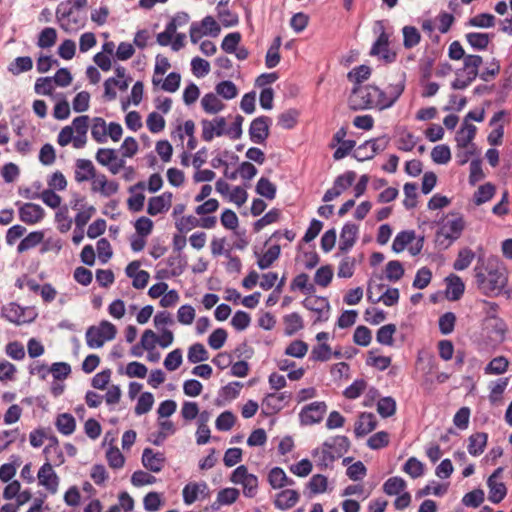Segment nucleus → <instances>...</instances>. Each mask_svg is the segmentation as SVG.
<instances>
[{
  "mask_svg": "<svg viewBox=\"0 0 512 512\" xmlns=\"http://www.w3.org/2000/svg\"><path fill=\"white\" fill-rule=\"evenodd\" d=\"M202 126V139L206 142L213 140L215 136L219 137L226 134V120L224 117H216L212 120L203 119Z\"/></svg>",
  "mask_w": 512,
  "mask_h": 512,
  "instance_id": "14",
  "label": "nucleus"
},
{
  "mask_svg": "<svg viewBox=\"0 0 512 512\" xmlns=\"http://www.w3.org/2000/svg\"><path fill=\"white\" fill-rule=\"evenodd\" d=\"M405 488V480L398 476L387 479L383 485V491L390 496L399 495Z\"/></svg>",
  "mask_w": 512,
  "mask_h": 512,
  "instance_id": "51",
  "label": "nucleus"
},
{
  "mask_svg": "<svg viewBox=\"0 0 512 512\" xmlns=\"http://www.w3.org/2000/svg\"><path fill=\"white\" fill-rule=\"evenodd\" d=\"M281 248L279 245L271 246L263 255L258 256L257 265L261 270L268 269L279 258Z\"/></svg>",
  "mask_w": 512,
  "mask_h": 512,
  "instance_id": "35",
  "label": "nucleus"
},
{
  "mask_svg": "<svg viewBox=\"0 0 512 512\" xmlns=\"http://www.w3.org/2000/svg\"><path fill=\"white\" fill-rule=\"evenodd\" d=\"M358 234V226L354 223L347 222L342 227L340 233L339 249L342 252H348L356 242Z\"/></svg>",
  "mask_w": 512,
  "mask_h": 512,
  "instance_id": "23",
  "label": "nucleus"
},
{
  "mask_svg": "<svg viewBox=\"0 0 512 512\" xmlns=\"http://www.w3.org/2000/svg\"><path fill=\"white\" fill-rule=\"evenodd\" d=\"M403 471L413 479L424 474V464L415 457H410L403 466Z\"/></svg>",
  "mask_w": 512,
  "mask_h": 512,
  "instance_id": "60",
  "label": "nucleus"
},
{
  "mask_svg": "<svg viewBox=\"0 0 512 512\" xmlns=\"http://www.w3.org/2000/svg\"><path fill=\"white\" fill-rule=\"evenodd\" d=\"M377 425L374 414L363 412L359 415L358 420L355 423L354 433L356 437H363L368 433L372 432Z\"/></svg>",
  "mask_w": 512,
  "mask_h": 512,
  "instance_id": "26",
  "label": "nucleus"
},
{
  "mask_svg": "<svg viewBox=\"0 0 512 512\" xmlns=\"http://www.w3.org/2000/svg\"><path fill=\"white\" fill-rule=\"evenodd\" d=\"M91 191L108 198L118 193L119 183L109 180L104 174H97L91 181Z\"/></svg>",
  "mask_w": 512,
  "mask_h": 512,
  "instance_id": "15",
  "label": "nucleus"
},
{
  "mask_svg": "<svg viewBox=\"0 0 512 512\" xmlns=\"http://www.w3.org/2000/svg\"><path fill=\"white\" fill-rule=\"evenodd\" d=\"M509 384V378H500L494 382L490 383L489 389V400L492 404L497 403L501 400L502 394L504 393L505 389L507 388Z\"/></svg>",
  "mask_w": 512,
  "mask_h": 512,
  "instance_id": "43",
  "label": "nucleus"
},
{
  "mask_svg": "<svg viewBox=\"0 0 512 512\" xmlns=\"http://www.w3.org/2000/svg\"><path fill=\"white\" fill-rule=\"evenodd\" d=\"M271 118L259 116L255 118L249 127L250 140L255 144H263L269 137Z\"/></svg>",
  "mask_w": 512,
  "mask_h": 512,
  "instance_id": "12",
  "label": "nucleus"
},
{
  "mask_svg": "<svg viewBox=\"0 0 512 512\" xmlns=\"http://www.w3.org/2000/svg\"><path fill=\"white\" fill-rule=\"evenodd\" d=\"M173 194L171 192H164L159 196L151 197L148 201L147 213L151 216H156L165 211H168L172 203Z\"/></svg>",
  "mask_w": 512,
  "mask_h": 512,
  "instance_id": "21",
  "label": "nucleus"
},
{
  "mask_svg": "<svg viewBox=\"0 0 512 512\" xmlns=\"http://www.w3.org/2000/svg\"><path fill=\"white\" fill-rule=\"evenodd\" d=\"M39 484L52 494L57 492L59 478L49 462L44 463L38 471Z\"/></svg>",
  "mask_w": 512,
  "mask_h": 512,
  "instance_id": "18",
  "label": "nucleus"
},
{
  "mask_svg": "<svg viewBox=\"0 0 512 512\" xmlns=\"http://www.w3.org/2000/svg\"><path fill=\"white\" fill-rule=\"evenodd\" d=\"M415 239L414 231H401L393 240L392 250L396 253L402 252Z\"/></svg>",
  "mask_w": 512,
  "mask_h": 512,
  "instance_id": "45",
  "label": "nucleus"
},
{
  "mask_svg": "<svg viewBox=\"0 0 512 512\" xmlns=\"http://www.w3.org/2000/svg\"><path fill=\"white\" fill-rule=\"evenodd\" d=\"M327 411V405L324 401H315L304 406L300 413L299 419L302 425H313L322 421Z\"/></svg>",
  "mask_w": 512,
  "mask_h": 512,
  "instance_id": "10",
  "label": "nucleus"
},
{
  "mask_svg": "<svg viewBox=\"0 0 512 512\" xmlns=\"http://www.w3.org/2000/svg\"><path fill=\"white\" fill-rule=\"evenodd\" d=\"M75 166V181L78 183H82L89 180L92 181L94 177L97 175L96 169L91 160L78 159L76 161Z\"/></svg>",
  "mask_w": 512,
  "mask_h": 512,
  "instance_id": "24",
  "label": "nucleus"
},
{
  "mask_svg": "<svg viewBox=\"0 0 512 512\" xmlns=\"http://www.w3.org/2000/svg\"><path fill=\"white\" fill-rule=\"evenodd\" d=\"M395 332V324H386L378 329L376 334V340L381 345L392 346L394 343L393 336Z\"/></svg>",
  "mask_w": 512,
  "mask_h": 512,
  "instance_id": "46",
  "label": "nucleus"
},
{
  "mask_svg": "<svg viewBox=\"0 0 512 512\" xmlns=\"http://www.w3.org/2000/svg\"><path fill=\"white\" fill-rule=\"evenodd\" d=\"M56 17L60 27L67 31H75L83 27L84 23L75 15L73 8L67 4H60L56 10Z\"/></svg>",
  "mask_w": 512,
  "mask_h": 512,
  "instance_id": "11",
  "label": "nucleus"
},
{
  "mask_svg": "<svg viewBox=\"0 0 512 512\" xmlns=\"http://www.w3.org/2000/svg\"><path fill=\"white\" fill-rule=\"evenodd\" d=\"M385 275L389 281L396 282L404 275V268L400 261L391 260L386 264Z\"/></svg>",
  "mask_w": 512,
  "mask_h": 512,
  "instance_id": "56",
  "label": "nucleus"
},
{
  "mask_svg": "<svg viewBox=\"0 0 512 512\" xmlns=\"http://www.w3.org/2000/svg\"><path fill=\"white\" fill-rule=\"evenodd\" d=\"M496 18L490 13H480L468 20V25L478 28H491L495 26Z\"/></svg>",
  "mask_w": 512,
  "mask_h": 512,
  "instance_id": "53",
  "label": "nucleus"
},
{
  "mask_svg": "<svg viewBox=\"0 0 512 512\" xmlns=\"http://www.w3.org/2000/svg\"><path fill=\"white\" fill-rule=\"evenodd\" d=\"M55 425L61 434L68 436L75 431L76 421L71 414L62 413L57 416Z\"/></svg>",
  "mask_w": 512,
  "mask_h": 512,
  "instance_id": "34",
  "label": "nucleus"
},
{
  "mask_svg": "<svg viewBox=\"0 0 512 512\" xmlns=\"http://www.w3.org/2000/svg\"><path fill=\"white\" fill-rule=\"evenodd\" d=\"M88 128L89 116H78L73 119L71 125L61 129L57 142L62 147L72 143L74 148L81 149L86 145Z\"/></svg>",
  "mask_w": 512,
  "mask_h": 512,
  "instance_id": "1",
  "label": "nucleus"
},
{
  "mask_svg": "<svg viewBox=\"0 0 512 512\" xmlns=\"http://www.w3.org/2000/svg\"><path fill=\"white\" fill-rule=\"evenodd\" d=\"M57 228L61 233H66L71 229L72 219L68 215V207H60L55 214Z\"/></svg>",
  "mask_w": 512,
  "mask_h": 512,
  "instance_id": "61",
  "label": "nucleus"
},
{
  "mask_svg": "<svg viewBox=\"0 0 512 512\" xmlns=\"http://www.w3.org/2000/svg\"><path fill=\"white\" fill-rule=\"evenodd\" d=\"M509 367V361L504 356H498L493 358L485 367V374L488 375H500L507 371Z\"/></svg>",
  "mask_w": 512,
  "mask_h": 512,
  "instance_id": "39",
  "label": "nucleus"
},
{
  "mask_svg": "<svg viewBox=\"0 0 512 512\" xmlns=\"http://www.w3.org/2000/svg\"><path fill=\"white\" fill-rule=\"evenodd\" d=\"M154 404L153 394L150 392H143L138 398L137 404L135 406V414L137 416L148 413Z\"/></svg>",
  "mask_w": 512,
  "mask_h": 512,
  "instance_id": "59",
  "label": "nucleus"
},
{
  "mask_svg": "<svg viewBox=\"0 0 512 512\" xmlns=\"http://www.w3.org/2000/svg\"><path fill=\"white\" fill-rule=\"evenodd\" d=\"M256 192L269 200H273L276 196V186L268 178L261 177L257 182Z\"/></svg>",
  "mask_w": 512,
  "mask_h": 512,
  "instance_id": "54",
  "label": "nucleus"
},
{
  "mask_svg": "<svg viewBox=\"0 0 512 512\" xmlns=\"http://www.w3.org/2000/svg\"><path fill=\"white\" fill-rule=\"evenodd\" d=\"M308 352V345L302 340L292 341L285 349V355L303 358Z\"/></svg>",
  "mask_w": 512,
  "mask_h": 512,
  "instance_id": "64",
  "label": "nucleus"
},
{
  "mask_svg": "<svg viewBox=\"0 0 512 512\" xmlns=\"http://www.w3.org/2000/svg\"><path fill=\"white\" fill-rule=\"evenodd\" d=\"M312 456L316 466L320 470L332 468L334 461L338 459V457L335 456L333 450L330 448V444L326 442L323 443L321 448L314 449Z\"/></svg>",
  "mask_w": 512,
  "mask_h": 512,
  "instance_id": "20",
  "label": "nucleus"
},
{
  "mask_svg": "<svg viewBox=\"0 0 512 512\" xmlns=\"http://www.w3.org/2000/svg\"><path fill=\"white\" fill-rule=\"evenodd\" d=\"M356 173L354 171H347L339 176L333 182V187L340 193V195L347 190L355 181Z\"/></svg>",
  "mask_w": 512,
  "mask_h": 512,
  "instance_id": "58",
  "label": "nucleus"
},
{
  "mask_svg": "<svg viewBox=\"0 0 512 512\" xmlns=\"http://www.w3.org/2000/svg\"><path fill=\"white\" fill-rule=\"evenodd\" d=\"M495 194V186L491 183H485L478 187L473 195V201L476 205L488 202Z\"/></svg>",
  "mask_w": 512,
  "mask_h": 512,
  "instance_id": "44",
  "label": "nucleus"
},
{
  "mask_svg": "<svg viewBox=\"0 0 512 512\" xmlns=\"http://www.w3.org/2000/svg\"><path fill=\"white\" fill-rule=\"evenodd\" d=\"M19 218L27 225H35L41 222L45 216V210L35 203H24L19 209Z\"/></svg>",
  "mask_w": 512,
  "mask_h": 512,
  "instance_id": "16",
  "label": "nucleus"
},
{
  "mask_svg": "<svg viewBox=\"0 0 512 512\" xmlns=\"http://www.w3.org/2000/svg\"><path fill=\"white\" fill-rule=\"evenodd\" d=\"M325 442L330 444V448L338 458L343 456L350 447V441L346 436H335L326 440Z\"/></svg>",
  "mask_w": 512,
  "mask_h": 512,
  "instance_id": "47",
  "label": "nucleus"
},
{
  "mask_svg": "<svg viewBox=\"0 0 512 512\" xmlns=\"http://www.w3.org/2000/svg\"><path fill=\"white\" fill-rule=\"evenodd\" d=\"M475 258V253L469 248H463L458 252L457 258L453 263V268L456 271H463L467 269Z\"/></svg>",
  "mask_w": 512,
  "mask_h": 512,
  "instance_id": "41",
  "label": "nucleus"
},
{
  "mask_svg": "<svg viewBox=\"0 0 512 512\" xmlns=\"http://www.w3.org/2000/svg\"><path fill=\"white\" fill-rule=\"evenodd\" d=\"M492 38H493V35H490L488 33H480V32H470L465 35V39L468 42V44L474 50H479V51L487 49Z\"/></svg>",
  "mask_w": 512,
  "mask_h": 512,
  "instance_id": "30",
  "label": "nucleus"
},
{
  "mask_svg": "<svg viewBox=\"0 0 512 512\" xmlns=\"http://www.w3.org/2000/svg\"><path fill=\"white\" fill-rule=\"evenodd\" d=\"M143 466L154 473L160 472L165 464L163 453L154 452L151 448H145L142 453Z\"/></svg>",
  "mask_w": 512,
  "mask_h": 512,
  "instance_id": "22",
  "label": "nucleus"
},
{
  "mask_svg": "<svg viewBox=\"0 0 512 512\" xmlns=\"http://www.w3.org/2000/svg\"><path fill=\"white\" fill-rule=\"evenodd\" d=\"M465 227L462 216L449 214L443 219L441 227L436 233V242L445 248L460 238Z\"/></svg>",
  "mask_w": 512,
  "mask_h": 512,
  "instance_id": "3",
  "label": "nucleus"
},
{
  "mask_svg": "<svg viewBox=\"0 0 512 512\" xmlns=\"http://www.w3.org/2000/svg\"><path fill=\"white\" fill-rule=\"evenodd\" d=\"M474 271L477 287L487 296H498L507 284V275L503 268L490 269L487 274L478 267Z\"/></svg>",
  "mask_w": 512,
  "mask_h": 512,
  "instance_id": "2",
  "label": "nucleus"
},
{
  "mask_svg": "<svg viewBox=\"0 0 512 512\" xmlns=\"http://www.w3.org/2000/svg\"><path fill=\"white\" fill-rule=\"evenodd\" d=\"M403 46L406 49H411L417 46L421 41V34L414 26H404L402 28Z\"/></svg>",
  "mask_w": 512,
  "mask_h": 512,
  "instance_id": "40",
  "label": "nucleus"
},
{
  "mask_svg": "<svg viewBox=\"0 0 512 512\" xmlns=\"http://www.w3.org/2000/svg\"><path fill=\"white\" fill-rule=\"evenodd\" d=\"M488 435L484 432L472 434L469 437L468 452L472 456H479L487 445Z\"/></svg>",
  "mask_w": 512,
  "mask_h": 512,
  "instance_id": "31",
  "label": "nucleus"
},
{
  "mask_svg": "<svg viewBox=\"0 0 512 512\" xmlns=\"http://www.w3.org/2000/svg\"><path fill=\"white\" fill-rule=\"evenodd\" d=\"M220 33V26L212 16L204 17L200 22H193L190 26V39L197 43L203 36H217Z\"/></svg>",
  "mask_w": 512,
  "mask_h": 512,
  "instance_id": "8",
  "label": "nucleus"
},
{
  "mask_svg": "<svg viewBox=\"0 0 512 512\" xmlns=\"http://www.w3.org/2000/svg\"><path fill=\"white\" fill-rule=\"evenodd\" d=\"M291 394L289 392H274L265 396L262 406L268 414L277 413L282 410L289 402Z\"/></svg>",
  "mask_w": 512,
  "mask_h": 512,
  "instance_id": "17",
  "label": "nucleus"
},
{
  "mask_svg": "<svg viewBox=\"0 0 512 512\" xmlns=\"http://www.w3.org/2000/svg\"><path fill=\"white\" fill-rule=\"evenodd\" d=\"M299 500V493L293 489H285L279 492L274 500V505L279 510H288L296 505Z\"/></svg>",
  "mask_w": 512,
  "mask_h": 512,
  "instance_id": "27",
  "label": "nucleus"
},
{
  "mask_svg": "<svg viewBox=\"0 0 512 512\" xmlns=\"http://www.w3.org/2000/svg\"><path fill=\"white\" fill-rule=\"evenodd\" d=\"M377 412L382 418H388L396 412V401L392 397H383L377 402Z\"/></svg>",
  "mask_w": 512,
  "mask_h": 512,
  "instance_id": "52",
  "label": "nucleus"
},
{
  "mask_svg": "<svg viewBox=\"0 0 512 512\" xmlns=\"http://www.w3.org/2000/svg\"><path fill=\"white\" fill-rule=\"evenodd\" d=\"M56 40V30L52 27H46L40 32L37 45L42 49L50 48L56 43Z\"/></svg>",
  "mask_w": 512,
  "mask_h": 512,
  "instance_id": "57",
  "label": "nucleus"
},
{
  "mask_svg": "<svg viewBox=\"0 0 512 512\" xmlns=\"http://www.w3.org/2000/svg\"><path fill=\"white\" fill-rule=\"evenodd\" d=\"M44 239V233L42 231L30 232L24 237L18 244L17 251L23 253L39 245Z\"/></svg>",
  "mask_w": 512,
  "mask_h": 512,
  "instance_id": "37",
  "label": "nucleus"
},
{
  "mask_svg": "<svg viewBox=\"0 0 512 512\" xmlns=\"http://www.w3.org/2000/svg\"><path fill=\"white\" fill-rule=\"evenodd\" d=\"M268 481L274 489H279L284 486H292L295 483L293 479L287 477L284 470L280 467H274L270 470Z\"/></svg>",
  "mask_w": 512,
  "mask_h": 512,
  "instance_id": "29",
  "label": "nucleus"
},
{
  "mask_svg": "<svg viewBox=\"0 0 512 512\" xmlns=\"http://www.w3.org/2000/svg\"><path fill=\"white\" fill-rule=\"evenodd\" d=\"M482 57L480 55H466L463 59V70L466 76H470V80H475L479 75V68L482 65Z\"/></svg>",
  "mask_w": 512,
  "mask_h": 512,
  "instance_id": "32",
  "label": "nucleus"
},
{
  "mask_svg": "<svg viewBox=\"0 0 512 512\" xmlns=\"http://www.w3.org/2000/svg\"><path fill=\"white\" fill-rule=\"evenodd\" d=\"M215 92L226 100H231L238 95V89L236 85L230 80H224L219 82L215 86Z\"/></svg>",
  "mask_w": 512,
  "mask_h": 512,
  "instance_id": "49",
  "label": "nucleus"
},
{
  "mask_svg": "<svg viewBox=\"0 0 512 512\" xmlns=\"http://www.w3.org/2000/svg\"><path fill=\"white\" fill-rule=\"evenodd\" d=\"M487 486L489 488V497L488 498L492 503L497 504V503L501 502L504 499V497L506 496L507 489L503 482L488 479Z\"/></svg>",
  "mask_w": 512,
  "mask_h": 512,
  "instance_id": "36",
  "label": "nucleus"
},
{
  "mask_svg": "<svg viewBox=\"0 0 512 512\" xmlns=\"http://www.w3.org/2000/svg\"><path fill=\"white\" fill-rule=\"evenodd\" d=\"M399 290L397 288H387L381 295L372 299V303L382 302L385 306L391 307L399 301Z\"/></svg>",
  "mask_w": 512,
  "mask_h": 512,
  "instance_id": "62",
  "label": "nucleus"
},
{
  "mask_svg": "<svg viewBox=\"0 0 512 512\" xmlns=\"http://www.w3.org/2000/svg\"><path fill=\"white\" fill-rule=\"evenodd\" d=\"M201 106L208 114H217L225 108L217 94L207 93L201 99Z\"/></svg>",
  "mask_w": 512,
  "mask_h": 512,
  "instance_id": "33",
  "label": "nucleus"
},
{
  "mask_svg": "<svg viewBox=\"0 0 512 512\" xmlns=\"http://www.w3.org/2000/svg\"><path fill=\"white\" fill-rule=\"evenodd\" d=\"M333 278V268L330 265L321 266L314 275V281L321 287H327Z\"/></svg>",
  "mask_w": 512,
  "mask_h": 512,
  "instance_id": "63",
  "label": "nucleus"
},
{
  "mask_svg": "<svg viewBox=\"0 0 512 512\" xmlns=\"http://www.w3.org/2000/svg\"><path fill=\"white\" fill-rule=\"evenodd\" d=\"M375 26L376 32L379 34L371 47L370 55L378 57L379 60L387 64L395 62L397 54L389 48L391 34L385 30L383 21H377Z\"/></svg>",
  "mask_w": 512,
  "mask_h": 512,
  "instance_id": "4",
  "label": "nucleus"
},
{
  "mask_svg": "<svg viewBox=\"0 0 512 512\" xmlns=\"http://www.w3.org/2000/svg\"><path fill=\"white\" fill-rule=\"evenodd\" d=\"M2 316L13 324L22 325L32 322L35 314L28 308L21 307L15 302H10L2 308Z\"/></svg>",
  "mask_w": 512,
  "mask_h": 512,
  "instance_id": "9",
  "label": "nucleus"
},
{
  "mask_svg": "<svg viewBox=\"0 0 512 512\" xmlns=\"http://www.w3.org/2000/svg\"><path fill=\"white\" fill-rule=\"evenodd\" d=\"M303 305L308 310L317 313V317L314 322H324L329 318L330 304L326 298H306L303 301Z\"/></svg>",
  "mask_w": 512,
  "mask_h": 512,
  "instance_id": "19",
  "label": "nucleus"
},
{
  "mask_svg": "<svg viewBox=\"0 0 512 512\" xmlns=\"http://www.w3.org/2000/svg\"><path fill=\"white\" fill-rule=\"evenodd\" d=\"M91 136L97 143L107 141V125L103 118L95 117L91 127Z\"/></svg>",
  "mask_w": 512,
  "mask_h": 512,
  "instance_id": "42",
  "label": "nucleus"
},
{
  "mask_svg": "<svg viewBox=\"0 0 512 512\" xmlns=\"http://www.w3.org/2000/svg\"><path fill=\"white\" fill-rule=\"evenodd\" d=\"M476 130L477 128L475 125L464 121L462 127L457 131L455 136L456 148L475 146L472 141L476 135Z\"/></svg>",
  "mask_w": 512,
  "mask_h": 512,
  "instance_id": "25",
  "label": "nucleus"
},
{
  "mask_svg": "<svg viewBox=\"0 0 512 512\" xmlns=\"http://www.w3.org/2000/svg\"><path fill=\"white\" fill-rule=\"evenodd\" d=\"M182 495L184 503L186 505H191L199 498H208L210 491L207 483L204 481L190 482L184 486Z\"/></svg>",
  "mask_w": 512,
  "mask_h": 512,
  "instance_id": "13",
  "label": "nucleus"
},
{
  "mask_svg": "<svg viewBox=\"0 0 512 512\" xmlns=\"http://www.w3.org/2000/svg\"><path fill=\"white\" fill-rule=\"evenodd\" d=\"M116 333L115 325L108 321H102L98 326H90L85 334L87 346L92 349L100 348L105 342L113 340Z\"/></svg>",
  "mask_w": 512,
  "mask_h": 512,
  "instance_id": "6",
  "label": "nucleus"
},
{
  "mask_svg": "<svg viewBox=\"0 0 512 512\" xmlns=\"http://www.w3.org/2000/svg\"><path fill=\"white\" fill-rule=\"evenodd\" d=\"M445 280L447 284L446 297L452 301L460 299L465 290L462 279L455 274H451L447 276Z\"/></svg>",
  "mask_w": 512,
  "mask_h": 512,
  "instance_id": "28",
  "label": "nucleus"
},
{
  "mask_svg": "<svg viewBox=\"0 0 512 512\" xmlns=\"http://www.w3.org/2000/svg\"><path fill=\"white\" fill-rule=\"evenodd\" d=\"M231 482L239 484L243 488V494L252 498L257 494L258 490V478L256 475L248 472V469L244 465L238 466L231 474Z\"/></svg>",
  "mask_w": 512,
  "mask_h": 512,
  "instance_id": "7",
  "label": "nucleus"
},
{
  "mask_svg": "<svg viewBox=\"0 0 512 512\" xmlns=\"http://www.w3.org/2000/svg\"><path fill=\"white\" fill-rule=\"evenodd\" d=\"M33 67L32 58L29 56H21L15 58L7 67L8 71L13 75H19L23 72L30 71Z\"/></svg>",
  "mask_w": 512,
  "mask_h": 512,
  "instance_id": "38",
  "label": "nucleus"
},
{
  "mask_svg": "<svg viewBox=\"0 0 512 512\" xmlns=\"http://www.w3.org/2000/svg\"><path fill=\"white\" fill-rule=\"evenodd\" d=\"M187 358L190 363L195 364L208 360L209 354L203 344L195 343L189 347Z\"/></svg>",
  "mask_w": 512,
  "mask_h": 512,
  "instance_id": "48",
  "label": "nucleus"
},
{
  "mask_svg": "<svg viewBox=\"0 0 512 512\" xmlns=\"http://www.w3.org/2000/svg\"><path fill=\"white\" fill-rule=\"evenodd\" d=\"M375 85H356L348 98V105L354 111L376 108Z\"/></svg>",
  "mask_w": 512,
  "mask_h": 512,
  "instance_id": "5",
  "label": "nucleus"
},
{
  "mask_svg": "<svg viewBox=\"0 0 512 512\" xmlns=\"http://www.w3.org/2000/svg\"><path fill=\"white\" fill-rule=\"evenodd\" d=\"M285 333L293 335L303 328V320L297 312L290 313L284 316Z\"/></svg>",
  "mask_w": 512,
  "mask_h": 512,
  "instance_id": "50",
  "label": "nucleus"
},
{
  "mask_svg": "<svg viewBox=\"0 0 512 512\" xmlns=\"http://www.w3.org/2000/svg\"><path fill=\"white\" fill-rule=\"evenodd\" d=\"M431 158L436 164H447L451 160L450 148L445 144L435 146L431 151Z\"/></svg>",
  "mask_w": 512,
  "mask_h": 512,
  "instance_id": "55",
  "label": "nucleus"
}]
</instances>
